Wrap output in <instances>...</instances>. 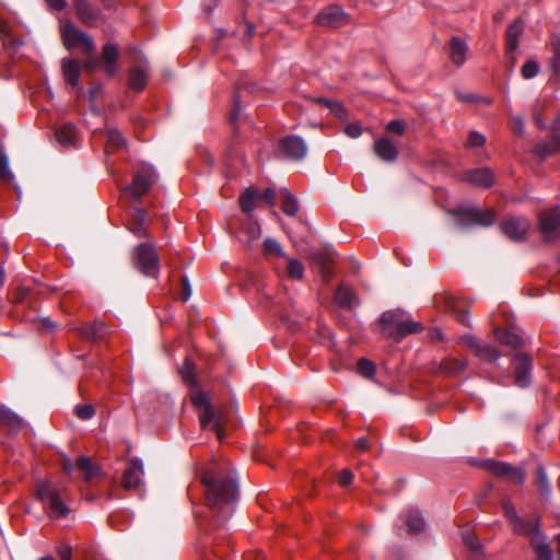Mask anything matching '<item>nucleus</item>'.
<instances>
[{
    "instance_id": "1",
    "label": "nucleus",
    "mask_w": 560,
    "mask_h": 560,
    "mask_svg": "<svg viewBox=\"0 0 560 560\" xmlns=\"http://www.w3.org/2000/svg\"><path fill=\"white\" fill-rule=\"evenodd\" d=\"M205 487L206 503L218 524L234 513L237 483L226 460H212L200 474Z\"/></svg>"
},
{
    "instance_id": "2",
    "label": "nucleus",
    "mask_w": 560,
    "mask_h": 560,
    "mask_svg": "<svg viewBox=\"0 0 560 560\" xmlns=\"http://www.w3.org/2000/svg\"><path fill=\"white\" fill-rule=\"evenodd\" d=\"M380 326L385 337L396 341L423 329L419 322L413 320L410 314L400 308L384 312L380 317Z\"/></svg>"
},
{
    "instance_id": "3",
    "label": "nucleus",
    "mask_w": 560,
    "mask_h": 560,
    "mask_svg": "<svg viewBox=\"0 0 560 560\" xmlns=\"http://www.w3.org/2000/svg\"><path fill=\"white\" fill-rule=\"evenodd\" d=\"M191 402L198 409H201L200 424L203 429H211L215 432L217 438L222 441L225 438L223 429L224 411L223 409H213L210 405L207 394L203 392H196L191 395Z\"/></svg>"
},
{
    "instance_id": "4",
    "label": "nucleus",
    "mask_w": 560,
    "mask_h": 560,
    "mask_svg": "<svg viewBox=\"0 0 560 560\" xmlns=\"http://www.w3.org/2000/svg\"><path fill=\"white\" fill-rule=\"evenodd\" d=\"M133 266L144 276L156 278L160 272V261L152 244L142 243L133 249Z\"/></svg>"
},
{
    "instance_id": "5",
    "label": "nucleus",
    "mask_w": 560,
    "mask_h": 560,
    "mask_svg": "<svg viewBox=\"0 0 560 560\" xmlns=\"http://www.w3.org/2000/svg\"><path fill=\"white\" fill-rule=\"evenodd\" d=\"M61 35L68 49L81 48L84 55H91L95 50L93 39L71 22L62 25Z\"/></svg>"
},
{
    "instance_id": "6",
    "label": "nucleus",
    "mask_w": 560,
    "mask_h": 560,
    "mask_svg": "<svg viewBox=\"0 0 560 560\" xmlns=\"http://www.w3.org/2000/svg\"><path fill=\"white\" fill-rule=\"evenodd\" d=\"M37 495L42 501H48L50 516L59 518L69 514L68 506L60 500L59 491L49 481L37 485Z\"/></svg>"
},
{
    "instance_id": "7",
    "label": "nucleus",
    "mask_w": 560,
    "mask_h": 560,
    "mask_svg": "<svg viewBox=\"0 0 560 560\" xmlns=\"http://www.w3.org/2000/svg\"><path fill=\"white\" fill-rule=\"evenodd\" d=\"M456 214L455 224L463 229L470 224H478L481 226H490L495 221V213L493 210H480L478 208H467Z\"/></svg>"
},
{
    "instance_id": "8",
    "label": "nucleus",
    "mask_w": 560,
    "mask_h": 560,
    "mask_svg": "<svg viewBox=\"0 0 560 560\" xmlns=\"http://www.w3.org/2000/svg\"><path fill=\"white\" fill-rule=\"evenodd\" d=\"M158 177L155 170L151 165L144 164L136 172L128 190L133 198L139 199L154 185Z\"/></svg>"
},
{
    "instance_id": "9",
    "label": "nucleus",
    "mask_w": 560,
    "mask_h": 560,
    "mask_svg": "<svg viewBox=\"0 0 560 560\" xmlns=\"http://www.w3.org/2000/svg\"><path fill=\"white\" fill-rule=\"evenodd\" d=\"M538 221L539 232L546 241H552L559 236L560 208L541 211Z\"/></svg>"
},
{
    "instance_id": "10",
    "label": "nucleus",
    "mask_w": 560,
    "mask_h": 560,
    "mask_svg": "<svg viewBox=\"0 0 560 560\" xmlns=\"http://www.w3.org/2000/svg\"><path fill=\"white\" fill-rule=\"evenodd\" d=\"M316 23L337 28L349 23V15L338 5H328L316 15Z\"/></svg>"
},
{
    "instance_id": "11",
    "label": "nucleus",
    "mask_w": 560,
    "mask_h": 560,
    "mask_svg": "<svg viewBox=\"0 0 560 560\" xmlns=\"http://www.w3.org/2000/svg\"><path fill=\"white\" fill-rule=\"evenodd\" d=\"M530 223L523 217H510L501 224V230L504 235L513 241H522L525 238Z\"/></svg>"
},
{
    "instance_id": "12",
    "label": "nucleus",
    "mask_w": 560,
    "mask_h": 560,
    "mask_svg": "<svg viewBox=\"0 0 560 560\" xmlns=\"http://www.w3.org/2000/svg\"><path fill=\"white\" fill-rule=\"evenodd\" d=\"M463 345L468 347L481 360L487 362H495L500 358L499 351L483 342H479L474 336L465 335L460 338Z\"/></svg>"
},
{
    "instance_id": "13",
    "label": "nucleus",
    "mask_w": 560,
    "mask_h": 560,
    "mask_svg": "<svg viewBox=\"0 0 560 560\" xmlns=\"http://www.w3.org/2000/svg\"><path fill=\"white\" fill-rule=\"evenodd\" d=\"M515 384L526 387L532 378V360L525 353H516L513 358Z\"/></svg>"
},
{
    "instance_id": "14",
    "label": "nucleus",
    "mask_w": 560,
    "mask_h": 560,
    "mask_svg": "<svg viewBox=\"0 0 560 560\" xmlns=\"http://www.w3.org/2000/svg\"><path fill=\"white\" fill-rule=\"evenodd\" d=\"M282 152L292 160H301L307 153V145L301 137L289 136L280 143Z\"/></svg>"
},
{
    "instance_id": "15",
    "label": "nucleus",
    "mask_w": 560,
    "mask_h": 560,
    "mask_svg": "<svg viewBox=\"0 0 560 560\" xmlns=\"http://www.w3.org/2000/svg\"><path fill=\"white\" fill-rule=\"evenodd\" d=\"M487 466L497 476L505 477L520 485L525 481L526 475L523 468L512 467L502 462H488Z\"/></svg>"
},
{
    "instance_id": "16",
    "label": "nucleus",
    "mask_w": 560,
    "mask_h": 560,
    "mask_svg": "<svg viewBox=\"0 0 560 560\" xmlns=\"http://www.w3.org/2000/svg\"><path fill=\"white\" fill-rule=\"evenodd\" d=\"M143 464L140 458H132L122 476V486L125 489H136L141 482L143 476Z\"/></svg>"
},
{
    "instance_id": "17",
    "label": "nucleus",
    "mask_w": 560,
    "mask_h": 560,
    "mask_svg": "<svg viewBox=\"0 0 560 560\" xmlns=\"http://www.w3.org/2000/svg\"><path fill=\"white\" fill-rule=\"evenodd\" d=\"M335 253L331 248H324L313 252L311 257L315 264L319 267L322 277L328 281L332 275L329 264L332 261Z\"/></svg>"
},
{
    "instance_id": "18",
    "label": "nucleus",
    "mask_w": 560,
    "mask_h": 560,
    "mask_svg": "<svg viewBox=\"0 0 560 560\" xmlns=\"http://www.w3.org/2000/svg\"><path fill=\"white\" fill-rule=\"evenodd\" d=\"M465 179L472 185L488 188L494 183V175L488 167L474 168L465 173Z\"/></svg>"
},
{
    "instance_id": "19",
    "label": "nucleus",
    "mask_w": 560,
    "mask_h": 560,
    "mask_svg": "<svg viewBox=\"0 0 560 560\" xmlns=\"http://www.w3.org/2000/svg\"><path fill=\"white\" fill-rule=\"evenodd\" d=\"M523 31L524 22L522 19L515 20L514 23L511 24L506 31V51L508 55L511 57L513 63L514 57L512 56V54L518 47V38L522 35Z\"/></svg>"
},
{
    "instance_id": "20",
    "label": "nucleus",
    "mask_w": 560,
    "mask_h": 560,
    "mask_svg": "<svg viewBox=\"0 0 560 560\" xmlns=\"http://www.w3.org/2000/svg\"><path fill=\"white\" fill-rule=\"evenodd\" d=\"M450 58L456 67L464 65L468 51L466 42L457 36H453L450 40Z\"/></svg>"
},
{
    "instance_id": "21",
    "label": "nucleus",
    "mask_w": 560,
    "mask_h": 560,
    "mask_svg": "<svg viewBox=\"0 0 560 560\" xmlns=\"http://www.w3.org/2000/svg\"><path fill=\"white\" fill-rule=\"evenodd\" d=\"M73 7L78 18L88 25L94 24L98 19V12L88 0H73Z\"/></svg>"
},
{
    "instance_id": "22",
    "label": "nucleus",
    "mask_w": 560,
    "mask_h": 560,
    "mask_svg": "<svg viewBox=\"0 0 560 560\" xmlns=\"http://www.w3.org/2000/svg\"><path fill=\"white\" fill-rule=\"evenodd\" d=\"M375 154L385 162H394L397 158L396 145L387 138H381L374 143Z\"/></svg>"
},
{
    "instance_id": "23",
    "label": "nucleus",
    "mask_w": 560,
    "mask_h": 560,
    "mask_svg": "<svg viewBox=\"0 0 560 560\" xmlns=\"http://www.w3.org/2000/svg\"><path fill=\"white\" fill-rule=\"evenodd\" d=\"M55 137L59 144L70 147L75 144L78 132L74 125L67 122L56 129Z\"/></svg>"
},
{
    "instance_id": "24",
    "label": "nucleus",
    "mask_w": 560,
    "mask_h": 560,
    "mask_svg": "<svg viewBox=\"0 0 560 560\" xmlns=\"http://www.w3.org/2000/svg\"><path fill=\"white\" fill-rule=\"evenodd\" d=\"M503 511L506 516V518L510 521L511 524H513V529L520 534H529L533 530V527L530 524L524 523L516 513L515 508L509 503L505 502L503 505Z\"/></svg>"
},
{
    "instance_id": "25",
    "label": "nucleus",
    "mask_w": 560,
    "mask_h": 560,
    "mask_svg": "<svg viewBox=\"0 0 560 560\" xmlns=\"http://www.w3.org/2000/svg\"><path fill=\"white\" fill-rule=\"evenodd\" d=\"M549 68L553 75L560 74V34H553L549 40Z\"/></svg>"
},
{
    "instance_id": "26",
    "label": "nucleus",
    "mask_w": 560,
    "mask_h": 560,
    "mask_svg": "<svg viewBox=\"0 0 560 560\" xmlns=\"http://www.w3.org/2000/svg\"><path fill=\"white\" fill-rule=\"evenodd\" d=\"M117 57H118V49H117L116 45H114L112 43H107L103 47L102 62L104 65L105 72L110 77H113L116 73L115 61H116Z\"/></svg>"
},
{
    "instance_id": "27",
    "label": "nucleus",
    "mask_w": 560,
    "mask_h": 560,
    "mask_svg": "<svg viewBox=\"0 0 560 560\" xmlns=\"http://www.w3.org/2000/svg\"><path fill=\"white\" fill-rule=\"evenodd\" d=\"M533 151L536 155L542 159L550 154L560 152V135H553L548 141L537 143Z\"/></svg>"
},
{
    "instance_id": "28",
    "label": "nucleus",
    "mask_w": 560,
    "mask_h": 560,
    "mask_svg": "<svg viewBox=\"0 0 560 560\" xmlns=\"http://www.w3.org/2000/svg\"><path fill=\"white\" fill-rule=\"evenodd\" d=\"M335 300L339 306L345 308H353L359 302L354 292L348 287H339L335 294Z\"/></svg>"
},
{
    "instance_id": "29",
    "label": "nucleus",
    "mask_w": 560,
    "mask_h": 560,
    "mask_svg": "<svg viewBox=\"0 0 560 560\" xmlns=\"http://www.w3.org/2000/svg\"><path fill=\"white\" fill-rule=\"evenodd\" d=\"M61 66L65 80L72 86L78 85L81 73L80 65L72 59H62Z\"/></svg>"
},
{
    "instance_id": "30",
    "label": "nucleus",
    "mask_w": 560,
    "mask_h": 560,
    "mask_svg": "<svg viewBox=\"0 0 560 560\" xmlns=\"http://www.w3.org/2000/svg\"><path fill=\"white\" fill-rule=\"evenodd\" d=\"M148 79V70L145 66H135L129 73V85L136 91L144 89Z\"/></svg>"
},
{
    "instance_id": "31",
    "label": "nucleus",
    "mask_w": 560,
    "mask_h": 560,
    "mask_svg": "<svg viewBox=\"0 0 560 560\" xmlns=\"http://www.w3.org/2000/svg\"><path fill=\"white\" fill-rule=\"evenodd\" d=\"M314 103L324 105L329 109V112L337 117L340 120H347L348 119V112L343 107V105L338 101H332L324 97H315L312 98Z\"/></svg>"
},
{
    "instance_id": "32",
    "label": "nucleus",
    "mask_w": 560,
    "mask_h": 560,
    "mask_svg": "<svg viewBox=\"0 0 560 560\" xmlns=\"http://www.w3.org/2000/svg\"><path fill=\"white\" fill-rule=\"evenodd\" d=\"M406 523L409 532L412 534H419L423 532L425 527V522L417 509H409L406 512Z\"/></svg>"
},
{
    "instance_id": "33",
    "label": "nucleus",
    "mask_w": 560,
    "mask_h": 560,
    "mask_svg": "<svg viewBox=\"0 0 560 560\" xmlns=\"http://www.w3.org/2000/svg\"><path fill=\"white\" fill-rule=\"evenodd\" d=\"M494 338L497 341H499L501 345L511 347V348H518L522 346V338L510 330L506 329H495L494 330Z\"/></svg>"
},
{
    "instance_id": "34",
    "label": "nucleus",
    "mask_w": 560,
    "mask_h": 560,
    "mask_svg": "<svg viewBox=\"0 0 560 560\" xmlns=\"http://www.w3.org/2000/svg\"><path fill=\"white\" fill-rule=\"evenodd\" d=\"M530 544L539 560H550L552 551L550 547L544 541L540 534L536 530L530 539Z\"/></svg>"
},
{
    "instance_id": "35",
    "label": "nucleus",
    "mask_w": 560,
    "mask_h": 560,
    "mask_svg": "<svg viewBox=\"0 0 560 560\" xmlns=\"http://www.w3.org/2000/svg\"><path fill=\"white\" fill-rule=\"evenodd\" d=\"M75 467L84 474L85 480H91L101 474V469L92 464L86 456H80L75 462Z\"/></svg>"
},
{
    "instance_id": "36",
    "label": "nucleus",
    "mask_w": 560,
    "mask_h": 560,
    "mask_svg": "<svg viewBox=\"0 0 560 560\" xmlns=\"http://www.w3.org/2000/svg\"><path fill=\"white\" fill-rule=\"evenodd\" d=\"M105 150L107 153L116 152L126 147V140L116 129L107 130Z\"/></svg>"
},
{
    "instance_id": "37",
    "label": "nucleus",
    "mask_w": 560,
    "mask_h": 560,
    "mask_svg": "<svg viewBox=\"0 0 560 560\" xmlns=\"http://www.w3.org/2000/svg\"><path fill=\"white\" fill-rule=\"evenodd\" d=\"M0 423L8 425L11 430L23 427V420L7 407H0Z\"/></svg>"
},
{
    "instance_id": "38",
    "label": "nucleus",
    "mask_w": 560,
    "mask_h": 560,
    "mask_svg": "<svg viewBox=\"0 0 560 560\" xmlns=\"http://www.w3.org/2000/svg\"><path fill=\"white\" fill-rule=\"evenodd\" d=\"M132 218L133 223L129 228L130 232L139 237H147L148 231L144 226L145 212L142 209H135Z\"/></svg>"
},
{
    "instance_id": "39",
    "label": "nucleus",
    "mask_w": 560,
    "mask_h": 560,
    "mask_svg": "<svg viewBox=\"0 0 560 560\" xmlns=\"http://www.w3.org/2000/svg\"><path fill=\"white\" fill-rule=\"evenodd\" d=\"M260 196V191L247 188L243 195L240 197V206L242 210L246 213H250L255 207L256 201H258V197Z\"/></svg>"
},
{
    "instance_id": "40",
    "label": "nucleus",
    "mask_w": 560,
    "mask_h": 560,
    "mask_svg": "<svg viewBox=\"0 0 560 560\" xmlns=\"http://www.w3.org/2000/svg\"><path fill=\"white\" fill-rule=\"evenodd\" d=\"M281 197H282V206H281L282 211L290 217L295 215L299 211V203H298L294 195L287 188H283V189H281Z\"/></svg>"
},
{
    "instance_id": "41",
    "label": "nucleus",
    "mask_w": 560,
    "mask_h": 560,
    "mask_svg": "<svg viewBox=\"0 0 560 560\" xmlns=\"http://www.w3.org/2000/svg\"><path fill=\"white\" fill-rule=\"evenodd\" d=\"M535 485L538 489L540 495L545 499L549 498L551 494V487L549 485V480L544 467H537V476L535 480Z\"/></svg>"
},
{
    "instance_id": "42",
    "label": "nucleus",
    "mask_w": 560,
    "mask_h": 560,
    "mask_svg": "<svg viewBox=\"0 0 560 560\" xmlns=\"http://www.w3.org/2000/svg\"><path fill=\"white\" fill-rule=\"evenodd\" d=\"M467 366L465 359L450 358L443 361L441 369L445 373L458 374L463 372Z\"/></svg>"
},
{
    "instance_id": "43",
    "label": "nucleus",
    "mask_w": 560,
    "mask_h": 560,
    "mask_svg": "<svg viewBox=\"0 0 560 560\" xmlns=\"http://www.w3.org/2000/svg\"><path fill=\"white\" fill-rule=\"evenodd\" d=\"M264 254L265 256H276L279 258H284L285 253L283 250L282 245L275 238L267 237L264 242Z\"/></svg>"
},
{
    "instance_id": "44",
    "label": "nucleus",
    "mask_w": 560,
    "mask_h": 560,
    "mask_svg": "<svg viewBox=\"0 0 560 560\" xmlns=\"http://www.w3.org/2000/svg\"><path fill=\"white\" fill-rule=\"evenodd\" d=\"M448 308L463 325H469V313L465 310L462 302L452 300L448 302Z\"/></svg>"
},
{
    "instance_id": "45",
    "label": "nucleus",
    "mask_w": 560,
    "mask_h": 560,
    "mask_svg": "<svg viewBox=\"0 0 560 560\" xmlns=\"http://www.w3.org/2000/svg\"><path fill=\"white\" fill-rule=\"evenodd\" d=\"M287 273L293 280H301L304 275V266L302 262L294 258L287 260Z\"/></svg>"
},
{
    "instance_id": "46",
    "label": "nucleus",
    "mask_w": 560,
    "mask_h": 560,
    "mask_svg": "<svg viewBox=\"0 0 560 560\" xmlns=\"http://www.w3.org/2000/svg\"><path fill=\"white\" fill-rule=\"evenodd\" d=\"M106 332V326L103 323H93L83 328V334L93 340L102 338Z\"/></svg>"
},
{
    "instance_id": "47",
    "label": "nucleus",
    "mask_w": 560,
    "mask_h": 560,
    "mask_svg": "<svg viewBox=\"0 0 560 560\" xmlns=\"http://www.w3.org/2000/svg\"><path fill=\"white\" fill-rule=\"evenodd\" d=\"M547 107V100H538L533 106V118L536 126L540 129L546 128V124L542 119V112Z\"/></svg>"
},
{
    "instance_id": "48",
    "label": "nucleus",
    "mask_w": 560,
    "mask_h": 560,
    "mask_svg": "<svg viewBox=\"0 0 560 560\" xmlns=\"http://www.w3.org/2000/svg\"><path fill=\"white\" fill-rule=\"evenodd\" d=\"M358 372L366 378H372L375 374V365L368 359H360L358 362Z\"/></svg>"
},
{
    "instance_id": "49",
    "label": "nucleus",
    "mask_w": 560,
    "mask_h": 560,
    "mask_svg": "<svg viewBox=\"0 0 560 560\" xmlns=\"http://www.w3.org/2000/svg\"><path fill=\"white\" fill-rule=\"evenodd\" d=\"M179 373L185 383L189 385H196V378L194 376V365L189 360H186L183 366L179 369Z\"/></svg>"
},
{
    "instance_id": "50",
    "label": "nucleus",
    "mask_w": 560,
    "mask_h": 560,
    "mask_svg": "<svg viewBox=\"0 0 560 560\" xmlns=\"http://www.w3.org/2000/svg\"><path fill=\"white\" fill-rule=\"evenodd\" d=\"M539 72V66L536 61L529 60L522 67V75L524 79H533Z\"/></svg>"
},
{
    "instance_id": "51",
    "label": "nucleus",
    "mask_w": 560,
    "mask_h": 560,
    "mask_svg": "<svg viewBox=\"0 0 560 560\" xmlns=\"http://www.w3.org/2000/svg\"><path fill=\"white\" fill-rule=\"evenodd\" d=\"M486 142V137L478 131H470L467 138L466 145L468 148H479Z\"/></svg>"
},
{
    "instance_id": "52",
    "label": "nucleus",
    "mask_w": 560,
    "mask_h": 560,
    "mask_svg": "<svg viewBox=\"0 0 560 560\" xmlns=\"http://www.w3.org/2000/svg\"><path fill=\"white\" fill-rule=\"evenodd\" d=\"M75 415L82 420H90L94 416V408L92 405H79L75 407Z\"/></svg>"
},
{
    "instance_id": "53",
    "label": "nucleus",
    "mask_w": 560,
    "mask_h": 560,
    "mask_svg": "<svg viewBox=\"0 0 560 560\" xmlns=\"http://www.w3.org/2000/svg\"><path fill=\"white\" fill-rule=\"evenodd\" d=\"M0 178L3 180L12 178V173L9 170L8 158L2 152H0Z\"/></svg>"
},
{
    "instance_id": "54",
    "label": "nucleus",
    "mask_w": 560,
    "mask_h": 560,
    "mask_svg": "<svg viewBox=\"0 0 560 560\" xmlns=\"http://www.w3.org/2000/svg\"><path fill=\"white\" fill-rule=\"evenodd\" d=\"M244 232L248 235V242L259 237L261 230L258 223L250 222L244 228Z\"/></svg>"
},
{
    "instance_id": "55",
    "label": "nucleus",
    "mask_w": 560,
    "mask_h": 560,
    "mask_svg": "<svg viewBox=\"0 0 560 560\" xmlns=\"http://www.w3.org/2000/svg\"><path fill=\"white\" fill-rule=\"evenodd\" d=\"M386 130L396 135H401L405 131V122L399 119L392 120L387 124Z\"/></svg>"
},
{
    "instance_id": "56",
    "label": "nucleus",
    "mask_w": 560,
    "mask_h": 560,
    "mask_svg": "<svg viewBox=\"0 0 560 560\" xmlns=\"http://www.w3.org/2000/svg\"><path fill=\"white\" fill-rule=\"evenodd\" d=\"M464 544L469 547L472 551H477L480 548L479 542L472 534L464 533L462 535Z\"/></svg>"
},
{
    "instance_id": "57",
    "label": "nucleus",
    "mask_w": 560,
    "mask_h": 560,
    "mask_svg": "<svg viewBox=\"0 0 560 560\" xmlns=\"http://www.w3.org/2000/svg\"><path fill=\"white\" fill-rule=\"evenodd\" d=\"M525 127H524V120L522 116H516L513 118V126H512V132L518 137H522L524 135Z\"/></svg>"
},
{
    "instance_id": "58",
    "label": "nucleus",
    "mask_w": 560,
    "mask_h": 560,
    "mask_svg": "<svg viewBox=\"0 0 560 560\" xmlns=\"http://www.w3.org/2000/svg\"><path fill=\"white\" fill-rule=\"evenodd\" d=\"M259 200H265L271 207L276 203V191L273 189L267 188L264 191H260Z\"/></svg>"
},
{
    "instance_id": "59",
    "label": "nucleus",
    "mask_w": 560,
    "mask_h": 560,
    "mask_svg": "<svg viewBox=\"0 0 560 560\" xmlns=\"http://www.w3.org/2000/svg\"><path fill=\"white\" fill-rule=\"evenodd\" d=\"M345 132L347 136L354 139L361 136L362 130L358 124H349L346 126Z\"/></svg>"
},
{
    "instance_id": "60",
    "label": "nucleus",
    "mask_w": 560,
    "mask_h": 560,
    "mask_svg": "<svg viewBox=\"0 0 560 560\" xmlns=\"http://www.w3.org/2000/svg\"><path fill=\"white\" fill-rule=\"evenodd\" d=\"M57 552L60 560H72V548L70 546H59Z\"/></svg>"
},
{
    "instance_id": "61",
    "label": "nucleus",
    "mask_w": 560,
    "mask_h": 560,
    "mask_svg": "<svg viewBox=\"0 0 560 560\" xmlns=\"http://www.w3.org/2000/svg\"><path fill=\"white\" fill-rule=\"evenodd\" d=\"M240 91L234 96V109L231 113L230 120L232 124H234L238 118V113L241 110V101H240Z\"/></svg>"
},
{
    "instance_id": "62",
    "label": "nucleus",
    "mask_w": 560,
    "mask_h": 560,
    "mask_svg": "<svg viewBox=\"0 0 560 560\" xmlns=\"http://www.w3.org/2000/svg\"><path fill=\"white\" fill-rule=\"evenodd\" d=\"M352 479H353V474L348 469H343L340 472L339 478H338L339 483L343 487L349 486L351 483Z\"/></svg>"
},
{
    "instance_id": "63",
    "label": "nucleus",
    "mask_w": 560,
    "mask_h": 560,
    "mask_svg": "<svg viewBox=\"0 0 560 560\" xmlns=\"http://www.w3.org/2000/svg\"><path fill=\"white\" fill-rule=\"evenodd\" d=\"M182 285H183L182 300L184 302H186L190 298V295H191V288H190L188 279L186 277L183 278Z\"/></svg>"
},
{
    "instance_id": "64",
    "label": "nucleus",
    "mask_w": 560,
    "mask_h": 560,
    "mask_svg": "<svg viewBox=\"0 0 560 560\" xmlns=\"http://www.w3.org/2000/svg\"><path fill=\"white\" fill-rule=\"evenodd\" d=\"M46 3L49 5L50 9L61 11L66 8L67 1L66 0H45Z\"/></svg>"
}]
</instances>
